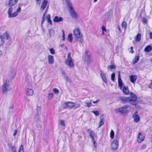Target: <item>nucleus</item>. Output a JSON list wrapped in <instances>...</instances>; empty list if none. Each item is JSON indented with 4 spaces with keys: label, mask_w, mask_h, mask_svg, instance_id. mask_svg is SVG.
Returning <instances> with one entry per match:
<instances>
[{
    "label": "nucleus",
    "mask_w": 152,
    "mask_h": 152,
    "mask_svg": "<svg viewBox=\"0 0 152 152\" xmlns=\"http://www.w3.org/2000/svg\"><path fill=\"white\" fill-rule=\"evenodd\" d=\"M130 97H121L120 99L122 103H125L130 102L132 104L136 105V102L137 99V96L136 94L131 93L130 94Z\"/></svg>",
    "instance_id": "obj_1"
},
{
    "label": "nucleus",
    "mask_w": 152,
    "mask_h": 152,
    "mask_svg": "<svg viewBox=\"0 0 152 152\" xmlns=\"http://www.w3.org/2000/svg\"><path fill=\"white\" fill-rule=\"evenodd\" d=\"M67 5L69 10V12L71 16L74 19L78 18V15L76 12L74 10L72 5L68 0H66Z\"/></svg>",
    "instance_id": "obj_2"
},
{
    "label": "nucleus",
    "mask_w": 152,
    "mask_h": 152,
    "mask_svg": "<svg viewBox=\"0 0 152 152\" xmlns=\"http://www.w3.org/2000/svg\"><path fill=\"white\" fill-rule=\"evenodd\" d=\"M86 131L89 133V136L91 138L93 145L96 148L97 146L96 141L97 139L96 134L94 132V131L91 130L90 129H87Z\"/></svg>",
    "instance_id": "obj_3"
},
{
    "label": "nucleus",
    "mask_w": 152,
    "mask_h": 152,
    "mask_svg": "<svg viewBox=\"0 0 152 152\" xmlns=\"http://www.w3.org/2000/svg\"><path fill=\"white\" fill-rule=\"evenodd\" d=\"M11 82V80L9 78H7L5 82L3 85L2 88V94H4L6 93L9 90L8 88L10 83Z\"/></svg>",
    "instance_id": "obj_4"
},
{
    "label": "nucleus",
    "mask_w": 152,
    "mask_h": 152,
    "mask_svg": "<svg viewBox=\"0 0 152 152\" xmlns=\"http://www.w3.org/2000/svg\"><path fill=\"white\" fill-rule=\"evenodd\" d=\"M129 107L128 106L125 105L123 106L122 107L116 109L115 110V111L117 113L119 112L121 114H125L128 111V110H127V108Z\"/></svg>",
    "instance_id": "obj_5"
},
{
    "label": "nucleus",
    "mask_w": 152,
    "mask_h": 152,
    "mask_svg": "<svg viewBox=\"0 0 152 152\" xmlns=\"http://www.w3.org/2000/svg\"><path fill=\"white\" fill-rule=\"evenodd\" d=\"M85 53L86 54V56L84 59L85 63L87 65L89 64L90 62V59L91 57L89 53V52L88 50L85 51Z\"/></svg>",
    "instance_id": "obj_6"
},
{
    "label": "nucleus",
    "mask_w": 152,
    "mask_h": 152,
    "mask_svg": "<svg viewBox=\"0 0 152 152\" xmlns=\"http://www.w3.org/2000/svg\"><path fill=\"white\" fill-rule=\"evenodd\" d=\"M75 106V103L70 102H66L63 104V107L64 108H72Z\"/></svg>",
    "instance_id": "obj_7"
},
{
    "label": "nucleus",
    "mask_w": 152,
    "mask_h": 152,
    "mask_svg": "<svg viewBox=\"0 0 152 152\" xmlns=\"http://www.w3.org/2000/svg\"><path fill=\"white\" fill-rule=\"evenodd\" d=\"M111 148L112 150L115 151L117 149L118 147V140H114L111 144Z\"/></svg>",
    "instance_id": "obj_8"
},
{
    "label": "nucleus",
    "mask_w": 152,
    "mask_h": 152,
    "mask_svg": "<svg viewBox=\"0 0 152 152\" xmlns=\"http://www.w3.org/2000/svg\"><path fill=\"white\" fill-rule=\"evenodd\" d=\"M65 63L69 67L72 68L74 66V64L72 59H66Z\"/></svg>",
    "instance_id": "obj_9"
},
{
    "label": "nucleus",
    "mask_w": 152,
    "mask_h": 152,
    "mask_svg": "<svg viewBox=\"0 0 152 152\" xmlns=\"http://www.w3.org/2000/svg\"><path fill=\"white\" fill-rule=\"evenodd\" d=\"M132 118L134 119V121L136 123L138 122L140 120V117L138 115V112L136 111L132 115Z\"/></svg>",
    "instance_id": "obj_10"
},
{
    "label": "nucleus",
    "mask_w": 152,
    "mask_h": 152,
    "mask_svg": "<svg viewBox=\"0 0 152 152\" xmlns=\"http://www.w3.org/2000/svg\"><path fill=\"white\" fill-rule=\"evenodd\" d=\"M13 10V8L12 7H10L8 9L7 14H8V17L9 18H12L15 17L16 13L14 12L12 13V12Z\"/></svg>",
    "instance_id": "obj_11"
},
{
    "label": "nucleus",
    "mask_w": 152,
    "mask_h": 152,
    "mask_svg": "<svg viewBox=\"0 0 152 152\" xmlns=\"http://www.w3.org/2000/svg\"><path fill=\"white\" fill-rule=\"evenodd\" d=\"M145 136L144 134L139 133L138 136L137 138V141L138 143H141L144 140Z\"/></svg>",
    "instance_id": "obj_12"
},
{
    "label": "nucleus",
    "mask_w": 152,
    "mask_h": 152,
    "mask_svg": "<svg viewBox=\"0 0 152 152\" xmlns=\"http://www.w3.org/2000/svg\"><path fill=\"white\" fill-rule=\"evenodd\" d=\"M74 33L75 37L77 38H80L82 37L79 28H77L74 31Z\"/></svg>",
    "instance_id": "obj_13"
},
{
    "label": "nucleus",
    "mask_w": 152,
    "mask_h": 152,
    "mask_svg": "<svg viewBox=\"0 0 152 152\" xmlns=\"http://www.w3.org/2000/svg\"><path fill=\"white\" fill-rule=\"evenodd\" d=\"M25 83L28 85H30L32 84L31 79L30 75H27L25 79Z\"/></svg>",
    "instance_id": "obj_14"
},
{
    "label": "nucleus",
    "mask_w": 152,
    "mask_h": 152,
    "mask_svg": "<svg viewBox=\"0 0 152 152\" xmlns=\"http://www.w3.org/2000/svg\"><path fill=\"white\" fill-rule=\"evenodd\" d=\"M118 82L119 87L121 89H122L124 84L120 77V73H119L118 75Z\"/></svg>",
    "instance_id": "obj_15"
},
{
    "label": "nucleus",
    "mask_w": 152,
    "mask_h": 152,
    "mask_svg": "<svg viewBox=\"0 0 152 152\" xmlns=\"http://www.w3.org/2000/svg\"><path fill=\"white\" fill-rule=\"evenodd\" d=\"M101 76L103 82L105 83H107V81L106 77V75L101 70L100 71Z\"/></svg>",
    "instance_id": "obj_16"
},
{
    "label": "nucleus",
    "mask_w": 152,
    "mask_h": 152,
    "mask_svg": "<svg viewBox=\"0 0 152 152\" xmlns=\"http://www.w3.org/2000/svg\"><path fill=\"white\" fill-rule=\"evenodd\" d=\"M18 0H9L8 6L10 7H12L16 4Z\"/></svg>",
    "instance_id": "obj_17"
},
{
    "label": "nucleus",
    "mask_w": 152,
    "mask_h": 152,
    "mask_svg": "<svg viewBox=\"0 0 152 152\" xmlns=\"http://www.w3.org/2000/svg\"><path fill=\"white\" fill-rule=\"evenodd\" d=\"M63 20V18L62 17H58L56 16L55 17L53 20V21L55 23H58L62 21Z\"/></svg>",
    "instance_id": "obj_18"
},
{
    "label": "nucleus",
    "mask_w": 152,
    "mask_h": 152,
    "mask_svg": "<svg viewBox=\"0 0 152 152\" xmlns=\"http://www.w3.org/2000/svg\"><path fill=\"white\" fill-rule=\"evenodd\" d=\"M103 115H102L100 116V121L99 122V124L98 126V127L100 128V127L103 125L104 124V119Z\"/></svg>",
    "instance_id": "obj_19"
},
{
    "label": "nucleus",
    "mask_w": 152,
    "mask_h": 152,
    "mask_svg": "<svg viewBox=\"0 0 152 152\" xmlns=\"http://www.w3.org/2000/svg\"><path fill=\"white\" fill-rule=\"evenodd\" d=\"M26 94L28 96H32L34 94V91L32 89L28 88L26 90Z\"/></svg>",
    "instance_id": "obj_20"
},
{
    "label": "nucleus",
    "mask_w": 152,
    "mask_h": 152,
    "mask_svg": "<svg viewBox=\"0 0 152 152\" xmlns=\"http://www.w3.org/2000/svg\"><path fill=\"white\" fill-rule=\"evenodd\" d=\"M47 3L48 1H47L44 0L41 6V9L42 10H44L45 9Z\"/></svg>",
    "instance_id": "obj_21"
},
{
    "label": "nucleus",
    "mask_w": 152,
    "mask_h": 152,
    "mask_svg": "<svg viewBox=\"0 0 152 152\" xmlns=\"http://www.w3.org/2000/svg\"><path fill=\"white\" fill-rule=\"evenodd\" d=\"M130 81L133 83H134L136 80L137 76L136 75H132L129 77Z\"/></svg>",
    "instance_id": "obj_22"
},
{
    "label": "nucleus",
    "mask_w": 152,
    "mask_h": 152,
    "mask_svg": "<svg viewBox=\"0 0 152 152\" xmlns=\"http://www.w3.org/2000/svg\"><path fill=\"white\" fill-rule=\"evenodd\" d=\"M113 11L112 10H110L106 14L107 18L108 19H110L113 16Z\"/></svg>",
    "instance_id": "obj_23"
},
{
    "label": "nucleus",
    "mask_w": 152,
    "mask_h": 152,
    "mask_svg": "<svg viewBox=\"0 0 152 152\" xmlns=\"http://www.w3.org/2000/svg\"><path fill=\"white\" fill-rule=\"evenodd\" d=\"M48 63L49 64H53L54 63V59L53 56L51 55H49L48 57Z\"/></svg>",
    "instance_id": "obj_24"
},
{
    "label": "nucleus",
    "mask_w": 152,
    "mask_h": 152,
    "mask_svg": "<svg viewBox=\"0 0 152 152\" xmlns=\"http://www.w3.org/2000/svg\"><path fill=\"white\" fill-rule=\"evenodd\" d=\"M141 36L140 34H138L134 37L135 40L137 42L140 41L141 40Z\"/></svg>",
    "instance_id": "obj_25"
},
{
    "label": "nucleus",
    "mask_w": 152,
    "mask_h": 152,
    "mask_svg": "<svg viewBox=\"0 0 152 152\" xmlns=\"http://www.w3.org/2000/svg\"><path fill=\"white\" fill-rule=\"evenodd\" d=\"M123 92L126 95H128L129 93V90L128 87H124L123 88Z\"/></svg>",
    "instance_id": "obj_26"
},
{
    "label": "nucleus",
    "mask_w": 152,
    "mask_h": 152,
    "mask_svg": "<svg viewBox=\"0 0 152 152\" xmlns=\"http://www.w3.org/2000/svg\"><path fill=\"white\" fill-rule=\"evenodd\" d=\"M139 58L140 57L139 56H135L132 61V64H134L137 63L139 60Z\"/></svg>",
    "instance_id": "obj_27"
},
{
    "label": "nucleus",
    "mask_w": 152,
    "mask_h": 152,
    "mask_svg": "<svg viewBox=\"0 0 152 152\" xmlns=\"http://www.w3.org/2000/svg\"><path fill=\"white\" fill-rule=\"evenodd\" d=\"M2 36L3 37L4 40L5 39H8L10 38L9 35L7 32L4 33L2 35Z\"/></svg>",
    "instance_id": "obj_28"
},
{
    "label": "nucleus",
    "mask_w": 152,
    "mask_h": 152,
    "mask_svg": "<svg viewBox=\"0 0 152 152\" xmlns=\"http://www.w3.org/2000/svg\"><path fill=\"white\" fill-rule=\"evenodd\" d=\"M152 47L151 45H148L145 48L144 51L145 52H149L152 50Z\"/></svg>",
    "instance_id": "obj_29"
},
{
    "label": "nucleus",
    "mask_w": 152,
    "mask_h": 152,
    "mask_svg": "<svg viewBox=\"0 0 152 152\" xmlns=\"http://www.w3.org/2000/svg\"><path fill=\"white\" fill-rule=\"evenodd\" d=\"M47 9L48 7L45 10L44 13L43 14V15L42 17V23L41 24L42 25V24L44 23L45 20V15L47 12Z\"/></svg>",
    "instance_id": "obj_30"
},
{
    "label": "nucleus",
    "mask_w": 152,
    "mask_h": 152,
    "mask_svg": "<svg viewBox=\"0 0 152 152\" xmlns=\"http://www.w3.org/2000/svg\"><path fill=\"white\" fill-rule=\"evenodd\" d=\"M46 19L47 22L52 26V23L51 20H50V14H48L47 15L46 17Z\"/></svg>",
    "instance_id": "obj_31"
},
{
    "label": "nucleus",
    "mask_w": 152,
    "mask_h": 152,
    "mask_svg": "<svg viewBox=\"0 0 152 152\" xmlns=\"http://www.w3.org/2000/svg\"><path fill=\"white\" fill-rule=\"evenodd\" d=\"M4 43V40L1 35H0V47L3 45Z\"/></svg>",
    "instance_id": "obj_32"
},
{
    "label": "nucleus",
    "mask_w": 152,
    "mask_h": 152,
    "mask_svg": "<svg viewBox=\"0 0 152 152\" xmlns=\"http://www.w3.org/2000/svg\"><path fill=\"white\" fill-rule=\"evenodd\" d=\"M73 38L72 34H69L68 35L67 40L70 42L72 41Z\"/></svg>",
    "instance_id": "obj_33"
},
{
    "label": "nucleus",
    "mask_w": 152,
    "mask_h": 152,
    "mask_svg": "<svg viewBox=\"0 0 152 152\" xmlns=\"http://www.w3.org/2000/svg\"><path fill=\"white\" fill-rule=\"evenodd\" d=\"M49 34L50 37L53 36L54 34V31L52 29H49Z\"/></svg>",
    "instance_id": "obj_34"
},
{
    "label": "nucleus",
    "mask_w": 152,
    "mask_h": 152,
    "mask_svg": "<svg viewBox=\"0 0 152 152\" xmlns=\"http://www.w3.org/2000/svg\"><path fill=\"white\" fill-rule=\"evenodd\" d=\"M121 25L122 27L125 29L127 26V23L125 21H123Z\"/></svg>",
    "instance_id": "obj_35"
},
{
    "label": "nucleus",
    "mask_w": 152,
    "mask_h": 152,
    "mask_svg": "<svg viewBox=\"0 0 152 152\" xmlns=\"http://www.w3.org/2000/svg\"><path fill=\"white\" fill-rule=\"evenodd\" d=\"M18 152H24L23 147V145H21L19 149Z\"/></svg>",
    "instance_id": "obj_36"
},
{
    "label": "nucleus",
    "mask_w": 152,
    "mask_h": 152,
    "mask_svg": "<svg viewBox=\"0 0 152 152\" xmlns=\"http://www.w3.org/2000/svg\"><path fill=\"white\" fill-rule=\"evenodd\" d=\"M114 136V132L113 130H111L110 133V137L113 139V138Z\"/></svg>",
    "instance_id": "obj_37"
},
{
    "label": "nucleus",
    "mask_w": 152,
    "mask_h": 152,
    "mask_svg": "<svg viewBox=\"0 0 152 152\" xmlns=\"http://www.w3.org/2000/svg\"><path fill=\"white\" fill-rule=\"evenodd\" d=\"M20 10L21 7H19L18 8L16 11L15 12V13H16V14L15 15V17L16 16L18 15V13L20 11Z\"/></svg>",
    "instance_id": "obj_38"
},
{
    "label": "nucleus",
    "mask_w": 152,
    "mask_h": 152,
    "mask_svg": "<svg viewBox=\"0 0 152 152\" xmlns=\"http://www.w3.org/2000/svg\"><path fill=\"white\" fill-rule=\"evenodd\" d=\"M115 73H112L111 75V79L113 81H114L115 80Z\"/></svg>",
    "instance_id": "obj_39"
},
{
    "label": "nucleus",
    "mask_w": 152,
    "mask_h": 152,
    "mask_svg": "<svg viewBox=\"0 0 152 152\" xmlns=\"http://www.w3.org/2000/svg\"><path fill=\"white\" fill-rule=\"evenodd\" d=\"M65 78V80L67 82H69L70 83H71V81L70 79L67 76H65L64 77Z\"/></svg>",
    "instance_id": "obj_40"
},
{
    "label": "nucleus",
    "mask_w": 152,
    "mask_h": 152,
    "mask_svg": "<svg viewBox=\"0 0 152 152\" xmlns=\"http://www.w3.org/2000/svg\"><path fill=\"white\" fill-rule=\"evenodd\" d=\"M60 124L61 125L64 126H65L64 121V120H61L60 121Z\"/></svg>",
    "instance_id": "obj_41"
},
{
    "label": "nucleus",
    "mask_w": 152,
    "mask_h": 152,
    "mask_svg": "<svg viewBox=\"0 0 152 152\" xmlns=\"http://www.w3.org/2000/svg\"><path fill=\"white\" fill-rule=\"evenodd\" d=\"M10 147L13 152H16L15 148L14 146L12 145L10 146Z\"/></svg>",
    "instance_id": "obj_42"
},
{
    "label": "nucleus",
    "mask_w": 152,
    "mask_h": 152,
    "mask_svg": "<svg viewBox=\"0 0 152 152\" xmlns=\"http://www.w3.org/2000/svg\"><path fill=\"white\" fill-rule=\"evenodd\" d=\"M92 112L96 116H98L99 114V112L98 111H92Z\"/></svg>",
    "instance_id": "obj_43"
},
{
    "label": "nucleus",
    "mask_w": 152,
    "mask_h": 152,
    "mask_svg": "<svg viewBox=\"0 0 152 152\" xmlns=\"http://www.w3.org/2000/svg\"><path fill=\"white\" fill-rule=\"evenodd\" d=\"M142 22L144 23V24H145L147 23V19L146 18H142Z\"/></svg>",
    "instance_id": "obj_44"
},
{
    "label": "nucleus",
    "mask_w": 152,
    "mask_h": 152,
    "mask_svg": "<svg viewBox=\"0 0 152 152\" xmlns=\"http://www.w3.org/2000/svg\"><path fill=\"white\" fill-rule=\"evenodd\" d=\"M53 91L56 94H58L59 92V90L58 89L56 88H53Z\"/></svg>",
    "instance_id": "obj_45"
},
{
    "label": "nucleus",
    "mask_w": 152,
    "mask_h": 152,
    "mask_svg": "<svg viewBox=\"0 0 152 152\" xmlns=\"http://www.w3.org/2000/svg\"><path fill=\"white\" fill-rule=\"evenodd\" d=\"M108 68L111 69H113L115 68V67L113 65H111L110 66H108Z\"/></svg>",
    "instance_id": "obj_46"
},
{
    "label": "nucleus",
    "mask_w": 152,
    "mask_h": 152,
    "mask_svg": "<svg viewBox=\"0 0 152 152\" xmlns=\"http://www.w3.org/2000/svg\"><path fill=\"white\" fill-rule=\"evenodd\" d=\"M53 97V94L52 93H50L48 94V98L49 99H51Z\"/></svg>",
    "instance_id": "obj_47"
},
{
    "label": "nucleus",
    "mask_w": 152,
    "mask_h": 152,
    "mask_svg": "<svg viewBox=\"0 0 152 152\" xmlns=\"http://www.w3.org/2000/svg\"><path fill=\"white\" fill-rule=\"evenodd\" d=\"M146 147V145L145 144H143L141 146L140 149V150H143L145 149Z\"/></svg>",
    "instance_id": "obj_48"
},
{
    "label": "nucleus",
    "mask_w": 152,
    "mask_h": 152,
    "mask_svg": "<svg viewBox=\"0 0 152 152\" xmlns=\"http://www.w3.org/2000/svg\"><path fill=\"white\" fill-rule=\"evenodd\" d=\"M71 53H69L68 54L67 58L66 59H72V58L71 57Z\"/></svg>",
    "instance_id": "obj_49"
},
{
    "label": "nucleus",
    "mask_w": 152,
    "mask_h": 152,
    "mask_svg": "<svg viewBox=\"0 0 152 152\" xmlns=\"http://www.w3.org/2000/svg\"><path fill=\"white\" fill-rule=\"evenodd\" d=\"M50 52L51 54H54L55 53V51L53 48L50 49Z\"/></svg>",
    "instance_id": "obj_50"
},
{
    "label": "nucleus",
    "mask_w": 152,
    "mask_h": 152,
    "mask_svg": "<svg viewBox=\"0 0 152 152\" xmlns=\"http://www.w3.org/2000/svg\"><path fill=\"white\" fill-rule=\"evenodd\" d=\"M92 105L91 102H87L86 103V107H89Z\"/></svg>",
    "instance_id": "obj_51"
},
{
    "label": "nucleus",
    "mask_w": 152,
    "mask_h": 152,
    "mask_svg": "<svg viewBox=\"0 0 152 152\" xmlns=\"http://www.w3.org/2000/svg\"><path fill=\"white\" fill-rule=\"evenodd\" d=\"M80 106V105L79 104H77L75 106V109H76L77 108L79 107Z\"/></svg>",
    "instance_id": "obj_52"
},
{
    "label": "nucleus",
    "mask_w": 152,
    "mask_h": 152,
    "mask_svg": "<svg viewBox=\"0 0 152 152\" xmlns=\"http://www.w3.org/2000/svg\"><path fill=\"white\" fill-rule=\"evenodd\" d=\"M102 31H106L105 27L104 26H102Z\"/></svg>",
    "instance_id": "obj_53"
},
{
    "label": "nucleus",
    "mask_w": 152,
    "mask_h": 152,
    "mask_svg": "<svg viewBox=\"0 0 152 152\" xmlns=\"http://www.w3.org/2000/svg\"><path fill=\"white\" fill-rule=\"evenodd\" d=\"M131 50H130V52L132 53H134V51L133 50V48L132 47H131L130 48Z\"/></svg>",
    "instance_id": "obj_54"
},
{
    "label": "nucleus",
    "mask_w": 152,
    "mask_h": 152,
    "mask_svg": "<svg viewBox=\"0 0 152 152\" xmlns=\"http://www.w3.org/2000/svg\"><path fill=\"white\" fill-rule=\"evenodd\" d=\"M14 107V106L12 104H11L9 107V109H10V110H12L13 109Z\"/></svg>",
    "instance_id": "obj_55"
},
{
    "label": "nucleus",
    "mask_w": 152,
    "mask_h": 152,
    "mask_svg": "<svg viewBox=\"0 0 152 152\" xmlns=\"http://www.w3.org/2000/svg\"><path fill=\"white\" fill-rule=\"evenodd\" d=\"M37 4H39L41 2V0H35Z\"/></svg>",
    "instance_id": "obj_56"
},
{
    "label": "nucleus",
    "mask_w": 152,
    "mask_h": 152,
    "mask_svg": "<svg viewBox=\"0 0 152 152\" xmlns=\"http://www.w3.org/2000/svg\"><path fill=\"white\" fill-rule=\"evenodd\" d=\"M17 133V130H15L14 132V133L13 134V136H15Z\"/></svg>",
    "instance_id": "obj_57"
},
{
    "label": "nucleus",
    "mask_w": 152,
    "mask_h": 152,
    "mask_svg": "<svg viewBox=\"0 0 152 152\" xmlns=\"http://www.w3.org/2000/svg\"><path fill=\"white\" fill-rule=\"evenodd\" d=\"M62 32L63 33V35L62 36V37H65V33H64V31L63 30H62Z\"/></svg>",
    "instance_id": "obj_58"
},
{
    "label": "nucleus",
    "mask_w": 152,
    "mask_h": 152,
    "mask_svg": "<svg viewBox=\"0 0 152 152\" xmlns=\"http://www.w3.org/2000/svg\"><path fill=\"white\" fill-rule=\"evenodd\" d=\"M150 37L151 39H152V32L150 33Z\"/></svg>",
    "instance_id": "obj_59"
},
{
    "label": "nucleus",
    "mask_w": 152,
    "mask_h": 152,
    "mask_svg": "<svg viewBox=\"0 0 152 152\" xmlns=\"http://www.w3.org/2000/svg\"><path fill=\"white\" fill-rule=\"evenodd\" d=\"M99 101V100H98V99L96 101H93V103H94V104H96V103H97V102H98Z\"/></svg>",
    "instance_id": "obj_60"
},
{
    "label": "nucleus",
    "mask_w": 152,
    "mask_h": 152,
    "mask_svg": "<svg viewBox=\"0 0 152 152\" xmlns=\"http://www.w3.org/2000/svg\"><path fill=\"white\" fill-rule=\"evenodd\" d=\"M2 55V51L0 50V57H1Z\"/></svg>",
    "instance_id": "obj_61"
},
{
    "label": "nucleus",
    "mask_w": 152,
    "mask_h": 152,
    "mask_svg": "<svg viewBox=\"0 0 152 152\" xmlns=\"http://www.w3.org/2000/svg\"><path fill=\"white\" fill-rule=\"evenodd\" d=\"M62 74L64 75V77L65 76H66L65 73L64 72H62Z\"/></svg>",
    "instance_id": "obj_62"
},
{
    "label": "nucleus",
    "mask_w": 152,
    "mask_h": 152,
    "mask_svg": "<svg viewBox=\"0 0 152 152\" xmlns=\"http://www.w3.org/2000/svg\"><path fill=\"white\" fill-rule=\"evenodd\" d=\"M149 86L150 87H152V83H150V85H149Z\"/></svg>",
    "instance_id": "obj_63"
},
{
    "label": "nucleus",
    "mask_w": 152,
    "mask_h": 152,
    "mask_svg": "<svg viewBox=\"0 0 152 152\" xmlns=\"http://www.w3.org/2000/svg\"><path fill=\"white\" fill-rule=\"evenodd\" d=\"M65 40V37H63L62 39V40L64 41Z\"/></svg>",
    "instance_id": "obj_64"
}]
</instances>
